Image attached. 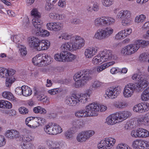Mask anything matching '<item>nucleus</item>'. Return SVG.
<instances>
[{"label": "nucleus", "mask_w": 149, "mask_h": 149, "mask_svg": "<svg viewBox=\"0 0 149 149\" xmlns=\"http://www.w3.org/2000/svg\"><path fill=\"white\" fill-rule=\"evenodd\" d=\"M94 70H89L84 69L76 74L74 77V79L75 81V87H81L84 86L89 81L91 80L92 77L90 75L93 74Z\"/></svg>", "instance_id": "obj_1"}, {"label": "nucleus", "mask_w": 149, "mask_h": 149, "mask_svg": "<svg viewBox=\"0 0 149 149\" xmlns=\"http://www.w3.org/2000/svg\"><path fill=\"white\" fill-rule=\"evenodd\" d=\"M90 96L88 93L73 95L71 97H66L65 102L70 106H77L79 105L80 102L84 104L88 102Z\"/></svg>", "instance_id": "obj_2"}, {"label": "nucleus", "mask_w": 149, "mask_h": 149, "mask_svg": "<svg viewBox=\"0 0 149 149\" xmlns=\"http://www.w3.org/2000/svg\"><path fill=\"white\" fill-rule=\"evenodd\" d=\"M117 57L111 50H105L101 53L98 54L94 57L92 62L95 64H97L101 62H104L111 60H115Z\"/></svg>", "instance_id": "obj_3"}, {"label": "nucleus", "mask_w": 149, "mask_h": 149, "mask_svg": "<svg viewBox=\"0 0 149 149\" xmlns=\"http://www.w3.org/2000/svg\"><path fill=\"white\" fill-rule=\"evenodd\" d=\"M113 29L110 26L99 29L95 32L94 37L98 40H102L108 38L113 33Z\"/></svg>", "instance_id": "obj_4"}, {"label": "nucleus", "mask_w": 149, "mask_h": 149, "mask_svg": "<svg viewBox=\"0 0 149 149\" xmlns=\"http://www.w3.org/2000/svg\"><path fill=\"white\" fill-rule=\"evenodd\" d=\"M131 12L127 10H122L119 12L117 17L122 19V24L124 26H129L131 24Z\"/></svg>", "instance_id": "obj_5"}, {"label": "nucleus", "mask_w": 149, "mask_h": 149, "mask_svg": "<svg viewBox=\"0 0 149 149\" xmlns=\"http://www.w3.org/2000/svg\"><path fill=\"white\" fill-rule=\"evenodd\" d=\"M45 132L49 135H56L61 133L63 131L61 127L56 123L45 125L44 127Z\"/></svg>", "instance_id": "obj_6"}, {"label": "nucleus", "mask_w": 149, "mask_h": 149, "mask_svg": "<svg viewBox=\"0 0 149 149\" xmlns=\"http://www.w3.org/2000/svg\"><path fill=\"white\" fill-rule=\"evenodd\" d=\"M94 107L93 104L91 105L90 104L86 107L85 110H81L76 112L75 113V116L78 118L93 116L94 114L93 112L95 111L93 110V108L94 109Z\"/></svg>", "instance_id": "obj_7"}, {"label": "nucleus", "mask_w": 149, "mask_h": 149, "mask_svg": "<svg viewBox=\"0 0 149 149\" xmlns=\"http://www.w3.org/2000/svg\"><path fill=\"white\" fill-rule=\"evenodd\" d=\"M116 142V140L114 138H105L98 144L97 148L98 149H109L113 147Z\"/></svg>", "instance_id": "obj_8"}, {"label": "nucleus", "mask_w": 149, "mask_h": 149, "mask_svg": "<svg viewBox=\"0 0 149 149\" xmlns=\"http://www.w3.org/2000/svg\"><path fill=\"white\" fill-rule=\"evenodd\" d=\"M121 88L120 86H112L106 90L105 93L109 98L114 99L117 97L121 93Z\"/></svg>", "instance_id": "obj_9"}, {"label": "nucleus", "mask_w": 149, "mask_h": 149, "mask_svg": "<svg viewBox=\"0 0 149 149\" xmlns=\"http://www.w3.org/2000/svg\"><path fill=\"white\" fill-rule=\"evenodd\" d=\"M136 91V84L131 83L126 85L124 88L123 95L125 98H128L131 97L135 90Z\"/></svg>", "instance_id": "obj_10"}, {"label": "nucleus", "mask_w": 149, "mask_h": 149, "mask_svg": "<svg viewBox=\"0 0 149 149\" xmlns=\"http://www.w3.org/2000/svg\"><path fill=\"white\" fill-rule=\"evenodd\" d=\"M46 26L49 30L58 31L63 29L64 25L63 23L60 22H52L48 23Z\"/></svg>", "instance_id": "obj_11"}, {"label": "nucleus", "mask_w": 149, "mask_h": 149, "mask_svg": "<svg viewBox=\"0 0 149 149\" xmlns=\"http://www.w3.org/2000/svg\"><path fill=\"white\" fill-rule=\"evenodd\" d=\"M134 111L139 113H144L149 109V103L144 102L135 105L133 107Z\"/></svg>", "instance_id": "obj_12"}, {"label": "nucleus", "mask_w": 149, "mask_h": 149, "mask_svg": "<svg viewBox=\"0 0 149 149\" xmlns=\"http://www.w3.org/2000/svg\"><path fill=\"white\" fill-rule=\"evenodd\" d=\"M75 40L73 43L74 49L76 50L83 47L85 44V40L81 37L78 36H75Z\"/></svg>", "instance_id": "obj_13"}, {"label": "nucleus", "mask_w": 149, "mask_h": 149, "mask_svg": "<svg viewBox=\"0 0 149 149\" xmlns=\"http://www.w3.org/2000/svg\"><path fill=\"white\" fill-rule=\"evenodd\" d=\"M117 116L118 122H121L130 117L131 113L127 111H124L115 113Z\"/></svg>", "instance_id": "obj_14"}, {"label": "nucleus", "mask_w": 149, "mask_h": 149, "mask_svg": "<svg viewBox=\"0 0 149 149\" xmlns=\"http://www.w3.org/2000/svg\"><path fill=\"white\" fill-rule=\"evenodd\" d=\"M98 49L95 46L89 47L85 50L84 55L86 58H91L96 54Z\"/></svg>", "instance_id": "obj_15"}, {"label": "nucleus", "mask_w": 149, "mask_h": 149, "mask_svg": "<svg viewBox=\"0 0 149 149\" xmlns=\"http://www.w3.org/2000/svg\"><path fill=\"white\" fill-rule=\"evenodd\" d=\"M142 79H141V81H139V83L136 85V91H141L147 87L149 84V83L146 79L144 76Z\"/></svg>", "instance_id": "obj_16"}, {"label": "nucleus", "mask_w": 149, "mask_h": 149, "mask_svg": "<svg viewBox=\"0 0 149 149\" xmlns=\"http://www.w3.org/2000/svg\"><path fill=\"white\" fill-rule=\"evenodd\" d=\"M137 121L139 125L149 126V112H148L144 116L138 118Z\"/></svg>", "instance_id": "obj_17"}, {"label": "nucleus", "mask_w": 149, "mask_h": 149, "mask_svg": "<svg viewBox=\"0 0 149 149\" xmlns=\"http://www.w3.org/2000/svg\"><path fill=\"white\" fill-rule=\"evenodd\" d=\"M93 104V106H94L93 108H94V109H93V111L94 110L95 111L94 112H93V113H94V114H93V116H96L97 115V112L99 111L101 112L104 111L106 110L107 109V107L103 105H99L98 104L96 103H91L90 104Z\"/></svg>", "instance_id": "obj_18"}, {"label": "nucleus", "mask_w": 149, "mask_h": 149, "mask_svg": "<svg viewBox=\"0 0 149 149\" xmlns=\"http://www.w3.org/2000/svg\"><path fill=\"white\" fill-rule=\"evenodd\" d=\"M62 54L64 58V62L72 61L76 58L75 55L68 52H62Z\"/></svg>", "instance_id": "obj_19"}, {"label": "nucleus", "mask_w": 149, "mask_h": 149, "mask_svg": "<svg viewBox=\"0 0 149 149\" xmlns=\"http://www.w3.org/2000/svg\"><path fill=\"white\" fill-rule=\"evenodd\" d=\"M40 41L38 38L33 37L30 38L29 40V44L31 47L37 50Z\"/></svg>", "instance_id": "obj_20"}, {"label": "nucleus", "mask_w": 149, "mask_h": 149, "mask_svg": "<svg viewBox=\"0 0 149 149\" xmlns=\"http://www.w3.org/2000/svg\"><path fill=\"white\" fill-rule=\"evenodd\" d=\"M105 122L108 125H111L115 124L118 122L115 113L109 116L106 119Z\"/></svg>", "instance_id": "obj_21"}, {"label": "nucleus", "mask_w": 149, "mask_h": 149, "mask_svg": "<svg viewBox=\"0 0 149 149\" xmlns=\"http://www.w3.org/2000/svg\"><path fill=\"white\" fill-rule=\"evenodd\" d=\"M39 16V17H33L32 20V23L36 31H39L41 26V24L42 22L40 19L41 16Z\"/></svg>", "instance_id": "obj_22"}, {"label": "nucleus", "mask_w": 149, "mask_h": 149, "mask_svg": "<svg viewBox=\"0 0 149 149\" xmlns=\"http://www.w3.org/2000/svg\"><path fill=\"white\" fill-rule=\"evenodd\" d=\"M50 43L47 40L40 41V43L37 48L38 51H41L47 49L49 47Z\"/></svg>", "instance_id": "obj_23"}, {"label": "nucleus", "mask_w": 149, "mask_h": 149, "mask_svg": "<svg viewBox=\"0 0 149 149\" xmlns=\"http://www.w3.org/2000/svg\"><path fill=\"white\" fill-rule=\"evenodd\" d=\"M103 83L98 80H96L94 81L90 86L88 90V92H90L94 91L95 89L99 88L101 87L103 85Z\"/></svg>", "instance_id": "obj_24"}, {"label": "nucleus", "mask_w": 149, "mask_h": 149, "mask_svg": "<svg viewBox=\"0 0 149 149\" xmlns=\"http://www.w3.org/2000/svg\"><path fill=\"white\" fill-rule=\"evenodd\" d=\"M32 62L35 65L39 67H42L44 66V62H42L40 54L37 55L33 57L32 59Z\"/></svg>", "instance_id": "obj_25"}, {"label": "nucleus", "mask_w": 149, "mask_h": 149, "mask_svg": "<svg viewBox=\"0 0 149 149\" xmlns=\"http://www.w3.org/2000/svg\"><path fill=\"white\" fill-rule=\"evenodd\" d=\"M61 48L63 52H67V51L75 50L74 49L73 44L71 42H66L63 44Z\"/></svg>", "instance_id": "obj_26"}, {"label": "nucleus", "mask_w": 149, "mask_h": 149, "mask_svg": "<svg viewBox=\"0 0 149 149\" xmlns=\"http://www.w3.org/2000/svg\"><path fill=\"white\" fill-rule=\"evenodd\" d=\"M3 97L10 101H16V98L10 92L8 91H4L2 93Z\"/></svg>", "instance_id": "obj_27"}, {"label": "nucleus", "mask_w": 149, "mask_h": 149, "mask_svg": "<svg viewBox=\"0 0 149 149\" xmlns=\"http://www.w3.org/2000/svg\"><path fill=\"white\" fill-rule=\"evenodd\" d=\"M115 63V62L112 61L111 62H108L102 64L97 67V71L98 73L100 72L110 66L113 65Z\"/></svg>", "instance_id": "obj_28"}, {"label": "nucleus", "mask_w": 149, "mask_h": 149, "mask_svg": "<svg viewBox=\"0 0 149 149\" xmlns=\"http://www.w3.org/2000/svg\"><path fill=\"white\" fill-rule=\"evenodd\" d=\"M141 99L143 101H147L149 100V86L142 92L141 96Z\"/></svg>", "instance_id": "obj_29"}, {"label": "nucleus", "mask_w": 149, "mask_h": 149, "mask_svg": "<svg viewBox=\"0 0 149 149\" xmlns=\"http://www.w3.org/2000/svg\"><path fill=\"white\" fill-rule=\"evenodd\" d=\"M22 88H23V96L27 97L32 94V91L30 87L27 86H22Z\"/></svg>", "instance_id": "obj_30"}, {"label": "nucleus", "mask_w": 149, "mask_h": 149, "mask_svg": "<svg viewBox=\"0 0 149 149\" xmlns=\"http://www.w3.org/2000/svg\"><path fill=\"white\" fill-rule=\"evenodd\" d=\"M93 23L95 26L97 28L104 27L102 17L95 19L93 21Z\"/></svg>", "instance_id": "obj_31"}, {"label": "nucleus", "mask_w": 149, "mask_h": 149, "mask_svg": "<svg viewBox=\"0 0 149 149\" xmlns=\"http://www.w3.org/2000/svg\"><path fill=\"white\" fill-rule=\"evenodd\" d=\"M40 54L42 62H44V66L50 63L51 58L50 56L46 53Z\"/></svg>", "instance_id": "obj_32"}, {"label": "nucleus", "mask_w": 149, "mask_h": 149, "mask_svg": "<svg viewBox=\"0 0 149 149\" xmlns=\"http://www.w3.org/2000/svg\"><path fill=\"white\" fill-rule=\"evenodd\" d=\"M142 140L137 139L134 141L132 143L133 148L134 149H142Z\"/></svg>", "instance_id": "obj_33"}, {"label": "nucleus", "mask_w": 149, "mask_h": 149, "mask_svg": "<svg viewBox=\"0 0 149 149\" xmlns=\"http://www.w3.org/2000/svg\"><path fill=\"white\" fill-rule=\"evenodd\" d=\"M71 124L73 128L78 129L83 126L82 121L79 120H75L72 121Z\"/></svg>", "instance_id": "obj_34"}, {"label": "nucleus", "mask_w": 149, "mask_h": 149, "mask_svg": "<svg viewBox=\"0 0 149 149\" xmlns=\"http://www.w3.org/2000/svg\"><path fill=\"white\" fill-rule=\"evenodd\" d=\"M140 138H146L149 136V132L142 128L138 129Z\"/></svg>", "instance_id": "obj_35"}, {"label": "nucleus", "mask_w": 149, "mask_h": 149, "mask_svg": "<svg viewBox=\"0 0 149 149\" xmlns=\"http://www.w3.org/2000/svg\"><path fill=\"white\" fill-rule=\"evenodd\" d=\"M72 37V36L66 32H64L61 33L60 36L58 37V39L60 40L63 41L64 40H69Z\"/></svg>", "instance_id": "obj_36"}, {"label": "nucleus", "mask_w": 149, "mask_h": 149, "mask_svg": "<svg viewBox=\"0 0 149 149\" xmlns=\"http://www.w3.org/2000/svg\"><path fill=\"white\" fill-rule=\"evenodd\" d=\"M114 106L116 108L119 109H123L127 107V104L125 102L118 101L114 103Z\"/></svg>", "instance_id": "obj_37"}, {"label": "nucleus", "mask_w": 149, "mask_h": 149, "mask_svg": "<svg viewBox=\"0 0 149 149\" xmlns=\"http://www.w3.org/2000/svg\"><path fill=\"white\" fill-rule=\"evenodd\" d=\"M76 139L79 142H84L87 140L83 131L78 134Z\"/></svg>", "instance_id": "obj_38"}, {"label": "nucleus", "mask_w": 149, "mask_h": 149, "mask_svg": "<svg viewBox=\"0 0 149 149\" xmlns=\"http://www.w3.org/2000/svg\"><path fill=\"white\" fill-rule=\"evenodd\" d=\"M127 47H130V54L134 53L139 49V46H137L136 42L134 44H131L127 45Z\"/></svg>", "instance_id": "obj_39"}, {"label": "nucleus", "mask_w": 149, "mask_h": 149, "mask_svg": "<svg viewBox=\"0 0 149 149\" xmlns=\"http://www.w3.org/2000/svg\"><path fill=\"white\" fill-rule=\"evenodd\" d=\"M146 18V16L145 15L141 14L136 17L135 22L138 24L141 23L145 21Z\"/></svg>", "instance_id": "obj_40"}, {"label": "nucleus", "mask_w": 149, "mask_h": 149, "mask_svg": "<svg viewBox=\"0 0 149 149\" xmlns=\"http://www.w3.org/2000/svg\"><path fill=\"white\" fill-rule=\"evenodd\" d=\"M144 76L141 74V73H139L138 74H135L132 75V78L134 80L139 82L141 81V79H143V77Z\"/></svg>", "instance_id": "obj_41"}, {"label": "nucleus", "mask_w": 149, "mask_h": 149, "mask_svg": "<svg viewBox=\"0 0 149 149\" xmlns=\"http://www.w3.org/2000/svg\"><path fill=\"white\" fill-rule=\"evenodd\" d=\"M36 117H34L33 119L30 122L28 127L31 128L35 129L39 126V124L38 123Z\"/></svg>", "instance_id": "obj_42"}, {"label": "nucleus", "mask_w": 149, "mask_h": 149, "mask_svg": "<svg viewBox=\"0 0 149 149\" xmlns=\"http://www.w3.org/2000/svg\"><path fill=\"white\" fill-rule=\"evenodd\" d=\"M149 54L146 53L141 54L139 57L140 61L141 62H144L146 61L149 57Z\"/></svg>", "instance_id": "obj_43"}, {"label": "nucleus", "mask_w": 149, "mask_h": 149, "mask_svg": "<svg viewBox=\"0 0 149 149\" xmlns=\"http://www.w3.org/2000/svg\"><path fill=\"white\" fill-rule=\"evenodd\" d=\"M74 132L73 130L72 129L68 130L65 132V136L68 139L72 138L73 136Z\"/></svg>", "instance_id": "obj_44"}, {"label": "nucleus", "mask_w": 149, "mask_h": 149, "mask_svg": "<svg viewBox=\"0 0 149 149\" xmlns=\"http://www.w3.org/2000/svg\"><path fill=\"white\" fill-rule=\"evenodd\" d=\"M17 47L19 48L20 54L22 56H25L27 54L26 47L23 45H17Z\"/></svg>", "instance_id": "obj_45"}, {"label": "nucleus", "mask_w": 149, "mask_h": 149, "mask_svg": "<svg viewBox=\"0 0 149 149\" xmlns=\"http://www.w3.org/2000/svg\"><path fill=\"white\" fill-rule=\"evenodd\" d=\"M87 140L93 136L95 134V132L93 130L83 131Z\"/></svg>", "instance_id": "obj_46"}, {"label": "nucleus", "mask_w": 149, "mask_h": 149, "mask_svg": "<svg viewBox=\"0 0 149 149\" xmlns=\"http://www.w3.org/2000/svg\"><path fill=\"white\" fill-rule=\"evenodd\" d=\"M8 69L4 68H0V77L1 78H6V75H8L7 73Z\"/></svg>", "instance_id": "obj_47"}, {"label": "nucleus", "mask_w": 149, "mask_h": 149, "mask_svg": "<svg viewBox=\"0 0 149 149\" xmlns=\"http://www.w3.org/2000/svg\"><path fill=\"white\" fill-rule=\"evenodd\" d=\"M21 146L23 149H31L33 147V145L31 142H22Z\"/></svg>", "instance_id": "obj_48"}, {"label": "nucleus", "mask_w": 149, "mask_h": 149, "mask_svg": "<svg viewBox=\"0 0 149 149\" xmlns=\"http://www.w3.org/2000/svg\"><path fill=\"white\" fill-rule=\"evenodd\" d=\"M137 46H139V48L141 46L142 47L146 46L148 44V42H146L142 40H139L135 42Z\"/></svg>", "instance_id": "obj_49"}, {"label": "nucleus", "mask_w": 149, "mask_h": 149, "mask_svg": "<svg viewBox=\"0 0 149 149\" xmlns=\"http://www.w3.org/2000/svg\"><path fill=\"white\" fill-rule=\"evenodd\" d=\"M6 87H9L13 83L15 80V79L12 77H6Z\"/></svg>", "instance_id": "obj_50"}, {"label": "nucleus", "mask_w": 149, "mask_h": 149, "mask_svg": "<svg viewBox=\"0 0 149 149\" xmlns=\"http://www.w3.org/2000/svg\"><path fill=\"white\" fill-rule=\"evenodd\" d=\"M130 49V47H127V46L124 47L121 50V54L124 56L130 55V52L129 50Z\"/></svg>", "instance_id": "obj_51"}, {"label": "nucleus", "mask_w": 149, "mask_h": 149, "mask_svg": "<svg viewBox=\"0 0 149 149\" xmlns=\"http://www.w3.org/2000/svg\"><path fill=\"white\" fill-rule=\"evenodd\" d=\"M61 91L62 90L60 88H56L48 91V92L49 94L54 95L60 93Z\"/></svg>", "instance_id": "obj_52"}, {"label": "nucleus", "mask_w": 149, "mask_h": 149, "mask_svg": "<svg viewBox=\"0 0 149 149\" xmlns=\"http://www.w3.org/2000/svg\"><path fill=\"white\" fill-rule=\"evenodd\" d=\"M62 52L60 54L57 53L54 56L55 59L57 61L64 62V58L62 54Z\"/></svg>", "instance_id": "obj_53"}, {"label": "nucleus", "mask_w": 149, "mask_h": 149, "mask_svg": "<svg viewBox=\"0 0 149 149\" xmlns=\"http://www.w3.org/2000/svg\"><path fill=\"white\" fill-rule=\"evenodd\" d=\"M12 134V137L13 139H17L20 137L19 132L17 130H11Z\"/></svg>", "instance_id": "obj_54"}, {"label": "nucleus", "mask_w": 149, "mask_h": 149, "mask_svg": "<svg viewBox=\"0 0 149 149\" xmlns=\"http://www.w3.org/2000/svg\"><path fill=\"white\" fill-rule=\"evenodd\" d=\"M114 0H103V5L105 7H109L112 5L113 3Z\"/></svg>", "instance_id": "obj_55"}, {"label": "nucleus", "mask_w": 149, "mask_h": 149, "mask_svg": "<svg viewBox=\"0 0 149 149\" xmlns=\"http://www.w3.org/2000/svg\"><path fill=\"white\" fill-rule=\"evenodd\" d=\"M123 32L124 31L123 30L119 32L116 34V38L117 39H123L126 37Z\"/></svg>", "instance_id": "obj_56"}, {"label": "nucleus", "mask_w": 149, "mask_h": 149, "mask_svg": "<svg viewBox=\"0 0 149 149\" xmlns=\"http://www.w3.org/2000/svg\"><path fill=\"white\" fill-rule=\"evenodd\" d=\"M19 111L20 114L23 115L26 114L29 112L28 109L24 107L19 108Z\"/></svg>", "instance_id": "obj_57"}, {"label": "nucleus", "mask_w": 149, "mask_h": 149, "mask_svg": "<svg viewBox=\"0 0 149 149\" xmlns=\"http://www.w3.org/2000/svg\"><path fill=\"white\" fill-rule=\"evenodd\" d=\"M47 144L48 146L50 147V148L55 147L56 145H59L57 142H54L50 140H48L47 141Z\"/></svg>", "instance_id": "obj_58"}, {"label": "nucleus", "mask_w": 149, "mask_h": 149, "mask_svg": "<svg viewBox=\"0 0 149 149\" xmlns=\"http://www.w3.org/2000/svg\"><path fill=\"white\" fill-rule=\"evenodd\" d=\"M142 149H149V141L142 140Z\"/></svg>", "instance_id": "obj_59"}, {"label": "nucleus", "mask_w": 149, "mask_h": 149, "mask_svg": "<svg viewBox=\"0 0 149 149\" xmlns=\"http://www.w3.org/2000/svg\"><path fill=\"white\" fill-rule=\"evenodd\" d=\"M33 139V137L31 136H24L22 142H31Z\"/></svg>", "instance_id": "obj_60"}, {"label": "nucleus", "mask_w": 149, "mask_h": 149, "mask_svg": "<svg viewBox=\"0 0 149 149\" xmlns=\"http://www.w3.org/2000/svg\"><path fill=\"white\" fill-rule=\"evenodd\" d=\"M31 15L33 16L34 17H37L39 16H41V15L37 9L36 8L33 9L31 11Z\"/></svg>", "instance_id": "obj_61"}, {"label": "nucleus", "mask_w": 149, "mask_h": 149, "mask_svg": "<svg viewBox=\"0 0 149 149\" xmlns=\"http://www.w3.org/2000/svg\"><path fill=\"white\" fill-rule=\"evenodd\" d=\"M37 118V121L38 123L39 124V126L40 125H42L44 124L46 122V120L45 119L41 117H36Z\"/></svg>", "instance_id": "obj_62"}, {"label": "nucleus", "mask_w": 149, "mask_h": 149, "mask_svg": "<svg viewBox=\"0 0 149 149\" xmlns=\"http://www.w3.org/2000/svg\"><path fill=\"white\" fill-rule=\"evenodd\" d=\"M128 146L125 144L121 143L117 146L116 149H127Z\"/></svg>", "instance_id": "obj_63"}, {"label": "nucleus", "mask_w": 149, "mask_h": 149, "mask_svg": "<svg viewBox=\"0 0 149 149\" xmlns=\"http://www.w3.org/2000/svg\"><path fill=\"white\" fill-rule=\"evenodd\" d=\"M11 39L14 42L16 43L19 42L20 40L19 36L17 35L12 36L11 37Z\"/></svg>", "instance_id": "obj_64"}]
</instances>
